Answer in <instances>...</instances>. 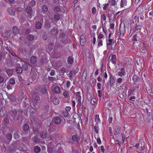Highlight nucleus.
<instances>
[{
    "mask_svg": "<svg viewBox=\"0 0 153 153\" xmlns=\"http://www.w3.org/2000/svg\"><path fill=\"white\" fill-rule=\"evenodd\" d=\"M58 33L56 27H54L51 30L50 33L52 35H56Z\"/></svg>",
    "mask_w": 153,
    "mask_h": 153,
    "instance_id": "obj_8",
    "label": "nucleus"
},
{
    "mask_svg": "<svg viewBox=\"0 0 153 153\" xmlns=\"http://www.w3.org/2000/svg\"><path fill=\"white\" fill-rule=\"evenodd\" d=\"M95 121L96 123H98L100 120L99 116L98 115H96L95 116Z\"/></svg>",
    "mask_w": 153,
    "mask_h": 153,
    "instance_id": "obj_47",
    "label": "nucleus"
},
{
    "mask_svg": "<svg viewBox=\"0 0 153 153\" xmlns=\"http://www.w3.org/2000/svg\"><path fill=\"white\" fill-rule=\"evenodd\" d=\"M16 147L13 145V143L9 148L7 151L8 153H13L16 150Z\"/></svg>",
    "mask_w": 153,
    "mask_h": 153,
    "instance_id": "obj_6",
    "label": "nucleus"
},
{
    "mask_svg": "<svg viewBox=\"0 0 153 153\" xmlns=\"http://www.w3.org/2000/svg\"><path fill=\"white\" fill-rule=\"evenodd\" d=\"M52 102L53 104L57 105L59 102V99L56 98H54L52 100Z\"/></svg>",
    "mask_w": 153,
    "mask_h": 153,
    "instance_id": "obj_18",
    "label": "nucleus"
},
{
    "mask_svg": "<svg viewBox=\"0 0 153 153\" xmlns=\"http://www.w3.org/2000/svg\"><path fill=\"white\" fill-rule=\"evenodd\" d=\"M34 151L36 153H39L41 151V149L38 146H35L34 147Z\"/></svg>",
    "mask_w": 153,
    "mask_h": 153,
    "instance_id": "obj_17",
    "label": "nucleus"
},
{
    "mask_svg": "<svg viewBox=\"0 0 153 153\" xmlns=\"http://www.w3.org/2000/svg\"><path fill=\"white\" fill-rule=\"evenodd\" d=\"M54 11L56 13L59 12L60 11L59 7L58 6L55 7L54 8Z\"/></svg>",
    "mask_w": 153,
    "mask_h": 153,
    "instance_id": "obj_50",
    "label": "nucleus"
},
{
    "mask_svg": "<svg viewBox=\"0 0 153 153\" xmlns=\"http://www.w3.org/2000/svg\"><path fill=\"white\" fill-rule=\"evenodd\" d=\"M92 13L93 14H95L96 12V9L95 7H93L91 9Z\"/></svg>",
    "mask_w": 153,
    "mask_h": 153,
    "instance_id": "obj_56",
    "label": "nucleus"
},
{
    "mask_svg": "<svg viewBox=\"0 0 153 153\" xmlns=\"http://www.w3.org/2000/svg\"><path fill=\"white\" fill-rule=\"evenodd\" d=\"M16 71L17 73L21 74L23 71V68L20 67H17L16 68Z\"/></svg>",
    "mask_w": 153,
    "mask_h": 153,
    "instance_id": "obj_21",
    "label": "nucleus"
},
{
    "mask_svg": "<svg viewBox=\"0 0 153 153\" xmlns=\"http://www.w3.org/2000/svg\"><path fill=\"white\" fill-rule=\"evenodd\" d=\"M68 38L67 37H65L62 39V42L64 43H67L68 42Z\"/></svg>",
    "mask_w": 153,
    "mask_h": 153,
    "instance_id": "obj_48",
    "label": "nucleus"
},
{
    "mask_svg": "<svg viewBox=\"0 0 153 153\" xmlns=\"http://www.w3.org/2000/svg\"><path fill=\"white\" fill-rule=\"evenodd\" d=\"M30 61L33 64H35L37 61V57L34 56H32L30 59Z\"/></svg>",
    "mask_w": 153,
    "mask_h": 153,
    "instance_id": "obj_10",
    "label": "nucleus"
},
{
    "mask_svg": "<svg viewBox=\"0 0 153 153\" xmlns=\"http://www.w3.org/2000/svg\"><path fill=\"white\" fill-rule=\"evenodd\" d=\"M113 40V39H109L108 40V42L107 43V45H110L111 44V43H112L113 44H114V42H112V41Z\"/></svg>",
    "mask_w": 153,
    "mask_h": 153,
    "instance_id": "obj_42",
    "label": "nucleus"
},
{
    "mask_svg": "<svg viewBox=\"0 0 153 153\" xmlns=\"http://www.w3.org/2000/svg\"><path fill=\"white\" fill-rule=\"evenodd\" d=\"M40 92L42 94L46 95L48 94L47 89L45 87H43L41 88Z\"/></svg>",
    "mask_w": 153,
    "mask_h": 153,
    "instance_id": "obj_9",
    "label": "nucleus"
},
{
    "mask_svg": "<svg viewBox=\"0 0 153 153\" xmlns=\"http://www.w3.org/2000/svg\"><path fill=\"white\" fill-rule=\"evenodd\" d=\"M121 127L119 126H117L115 129V131L114 134H115L117 135L119 134L120 132V130Z\"/></svg>",
    "mask_w": 153,
    "mask_h": 153,
    "instance_id": "obj_16",
    "label": "nucleus"
},
{
    "mask_svg": "<svg viewBox=\"0 0 153 153\" xmlns=\"http://www.w3.org/2000/svg\"><path fill=\"white\" fill-rule=\"evenodd\" d=\"M34 133H36L41 130L42 128L41 126L39 124H37L35 126L33 127Z\"/></svg>",
    "mask_w": 153,
    "mask_h": 153,
    "instance_id": "obj_3",
    "label": "nucleus"
},
{
    "mask_svg": "<svg viewBox=\"0 0 153 153\" xmlns=\"http://www.w3.org/2000/svg\"><path fill=\"white\" fill-rule=\"evenodd\" d=\"M27 64L25 62H24V63L22 65V68L23 69L25 70H27Z\"/></svg>",
    "mask_w": 153,
    "mask_h": 153,
    "instance_id": "obj_37",
    "label": "nucleus"
},
{
    "mask_svg": "<svg viewBox=\"0 0 153 153\" xmlns=\"http://www.w3.org/2000/svg\"><path fill=\"white\" fill-rule=\"evenodd\" d=\"M94 129L96 133L98 134L99 132V127L97 123L96 124L95 126L94 127Z\"/></svg>",
    "mask_w": 153,
    "mask_h": 153,
    "instance_id": "obj_31",
    "label": "nucleus"
},
{
    "mask_svg": "<svg viewBox=\"0 0 153 153\" xmlns=\"http://www.w3.org/2000/svg\"><path fill=\"white\" fill-rule=\"evenodd\" d=\"M54 92L57 94H59L60 92V88L58 86H55L53 89Z\"/></svg>",
    "mask_w": 153,
    "mask_h": 153,
    "instance_id": "obj_15",
    "label": "nucleus"
},
{
    "mask_svg": "<svg viewBox=\"0 0 153 153\" xmlns=\"http://www.w3.org/2000/svg\"><path fill=\"white\" fill-rule=\"evenodd\" d=\"M42 25L40 22H38L36 24V27L38 29H40L41 28Z\"/></svg>",
    "mask_w": 153,
    "mask_h": 153,
    "instance_id": "obj_26",
    "label": "nucleus"
},
{
    "mask_svg": "<svg viewBox=\"0 0 153 153\" xmlns=\"http://www.w3.org/2000/svg\"><path fill=\"white\" fill-rule=\"evenodd\" d=\"M10 118L9 117H6L4 118V120H3L4 122V125H7L9 123V118Z\"/></svg>",
    "mask_w": 153,
    "mask_h": 153,
    "instance_id": "obj_36",
    "label": "nucleus"
},
{
    "mask_svg": "<svg viewBox=\"0 0 153 153\" xmlns=\"http://www.w3.org/2000/svg\"><path fill=\"white\" fill-rule=\"evenodd\" d=\"M72 140L75 142H77L79 139V137L76 134H74L72 137Z\"/></svg>",
    "mask_w": 153,
    "mask_h": 153,
    "instance_id": "obj_27",
    "label": "nucleus"
},
{
    "mask_svg": "<svg viewBox=\"0 0 153 153\" xmlns=\"http://www.w3.org/2000/svg\"><path fill=\"white\" fill-rule=\"evenodd\" d=\"M125 74V70L123 68H122L121 69V71L119 72L118 75L121 77L122 76L124 75Z\"/></svg>",
    "mask_w": 153,
    "mask_h": 153,
    "instance_id": "obj_28",
    "label": "nucleus"
},
{
    "mask_svg": "<svg viewBox=\"0 0 153 153\" xmlns=\"http://www.w3.org/2000/svg\"><path fill=\"white\" fill-rule=\"evenodd\" d=\"M48 132L46 130L43 131L40 134L41 137L43 138H45L47 137Z\"/></svg>",
    "mask_w": 153,
    "mask_h": 153,
    "instance_id": "obj_11",
    "label": "nucleus"
},
{
    "mask_svg": "<svg viewBox=\"0 0 153 153\" xmlns=\"http://www.w3.org/2000/svg\"><path fill=\"white\" fill-rule=\"evenodd\" d=\"M63 95L64 96V97L66 98H68L69 97V94L68 92L66 91L65 90L64 91Z\"/></svg>",
    "mask_w": 153,
    "mask_h": 153,
    "instance_id": "obj_24",
    "label": "nucleus"
},
{
    "mask_svg": "<svg viewBox=\"0 0 153 153\" xmlns=\"http://www.w3.org/2000/svg\"><path fill=\"white\" fill-rule=\"evenodd\" d=\"M141 49L142 50V51H141L143 53L145 52L146 50L145 44L144 42H143V47Z\"/></svg>",
    "mask_w": 153,
    "mask_h": 153,
    "instance_id": "obj_43",
    "label": "nucleus"
},
{
    "mask_svg": "<svg viewBox=\"0 0 153 153\" xmlns=\"http://www.w3.org/2000/svg\"><path fill=\"white\" fill-rule=\"evenodd\" d=\"M13 145L20 150L25 151L27 149L26 146L19 141H15L13 143Z\"/></svg>",
    "mask_w": 153,
    "mask_h": 153,
    "instance_id": "obj_1",
    "label": "nucleus"
},
{
    "mask_svg": "<svg viewBox=\"0 0 153 153\" xmlns=\"http://www.w3.org/2000/svg\"><path fill=\"white\" fill-rule=\"evenodd\" d=\"M53 43H50L48 45L50 50H51L53 48Z\"/></svg>",
    "mask_w": 153,
    "mask_h": 153,
    "instance_id": "obj_58",
    "label": "nucleus"
},
{
    "mask_svg": "<svg viewBox=\"0 0 153 153\" xmlns=\"http://www.w3.org/2000/svg\"><path fill=\"white\" fill-rule=\"evenodd\" d=\"M134 20H135V22H139V17L137 15L135 16L134 18Z\"/></svg>",
    "mask_w": 153,
    "mask_h": 153,
    "instance_id": "obj_53",
    "label": "nucleus"
},
{
    "mask_svg": "<svg viewBox=\"0 0 153 153\" xmlns=\"http://www.w3.org/2000/svg\"><path fill=\"white\" fill-rule=\"evenodd\" d=\"M42 38L44 40H45L47 39V36L46 33H44L42 35Z\"/></svg>",
    "mask_w": 153,
    "mask_h": 153,
    "instance_id": "obj_49",
    "label": "nucleus"
},
{
    "mask_svg": "<svg viewBox=\"0 0 153 153\" xmlns=\"http://www.w3.org/2000/svg\"><path fill=\"white\" fill-rule=\"evenodd\" d=\"M9 84L11 85H14L15 83V81L14 79L13 78H11L9 80Z\"/></svg>",
    "mask_w": 153,
    "mask_h": 153,
    "instance_id": "obj_32",
    "label": "nucleus"
},
{
    "mask_svg": "<svg viewBox=\"0 0 153 153\" xmlns=\"http://www.w3.org/2000/svg\"><path fill=\"white\" fill-rule=\"evenodd\" d=\"M10 32L9 31H6L5 33H3V36L5 38H7L10 36Z\"/></svg>",
    "mask_w": 153,
    "mask_h": 153,
    "instance_id": "obj_20",
    "label": "nucleus"
},
{
    "mask_svg": "<svg viewBox=\"0 0 153 153\" xmlns=\"http://www.w3.org/2000/svg\"><path fill=\"white\" fill-rule=\"evenodd\" d=\"M13 33L14 35H16L18 32V28L15 27H13Z\"/></svg>",
    "mask_w": 153,
    "mask_h": 153,
    "instance_id": "obj_38",
    "label": "nucleus"
},
{
    "mask_svg": "<svg viewBox=\"0 0 153 153\" xmlns=\"http://www.w3.org/2000/svg\"><path fill=\"white\" fill-rule=\"evenodd\" d=\"M70 85V82L69 81H67L66 82V85L67 88H69Z\"/></svg>",
    "mask_w": 153,
    "mask_h": 153,
    "instance_id": "obj_59",
    "label": "nucleus"
},
{
    "mask_svg": "<svg viewBox=\"0 0 153 153\" xmlns=\"http://www.w3.org/2000/svg\"><path fill=\"white\" fill-rule=\"evenodd\" d=\"M6 111H3L2 109H1L0 110V116L1 117H3Z\"/></svg>",
    "mask_w": 153,
    "mask_h": 153,
    "instance_id": "obj_46",
    "label": "nucleus"
},
{
    "mask_svg": "<svg viewBox=\"0 0 153 153\" xmlns=\"http://www.w3.org/2000/svg\"><path fill=\"white\" fill-rule=\"evenodd\" d=\"M76 99L77 100V101L78 102V104L80 105H81V98L80 97H79L78 98H76Z\"/></svg>",
    "mask_w": 153,
    "mask_h": 153,
    "instance_id": "obj_54",
    "label": "nucleus"
},
{
    "mask_svg": "<svg viewBox=\"0 0 153 153\" xmlns=\"http://www.w3.org/2000/svg\"><path fill=\"white\" fill-rule=\"evenodd\" d=\"M120 35L121 34L122 36H123L124 34L125 33V27L123 28H120Z\"/></svg>",
    "mask_w": 153,
    "mask_h": 153,
    "instance_id": "obj_39",
    "label": "nucleus"
},
{
    "mask_svg": "<svg viewBox=\"0 0 153 153\" xmlns=\"http://www.w3.org/2000/svg\"><path fill=\"white\" fill-rule=\"evenodd\" d=\"M12 137V134L10 133H8L6 136V138L8 140V142H9L11 140Z\"/></svg>",
    "mask_w": 153,
    "mask_h": 153,
    "instance_id": "obj_23",
    "label": "nucleus"
},
{
    "mask_svg": "<svg viewBox=\"0 0 153 153\" xmlns=\"http://www.w3.org/2000/svg\"><path fill=\"white\" fill-rule=\"evenodd\" d=\"M138 77L136 75H134L132 79L134 80V82H136L137 80Z\"/></svg>",
    "mask_w": 153,
    "mask_h": 153,
    "instance_id": "obj_55",
    "label": "nucleus"
},
{
    "mask_svg": "<svg viewBox=\"0 0 153 153\" xmlns=\"http://www.w3.org/2000/svg\"><path fill=\"white\" fill-rule=\"evenodd\" d=\"M7 10L9 14L11 15L14 16L15 15V11L14 10L9 8Z\"/></svg>",
    "mask_w": 153,
    "mask_h": 153,
    "instance_id": "obj_14",
    "label": "nucleus"
},
{
    "mask_svg": "<svg viewBox=\"0 0 153 153\" xmlns=\"http://www.w3.org/2000/svg\"><path fill=\"white\" fill-rule=\"evenodd\" d=\"M96 102V99L95 98H92L91 100V103L93 105Z\"/></svg>",
    "mask_w": 153,
    "mask_h": 153,
    "instance_id": "obj_45",
    "label": "nucleus"
},
{
    "mask_svg": "<svg viewBox=\"0 0 153 153\" xmlns=\"http://www.w3.org/2000/svg\"><path fill=\"white\" fill-rule=\"evenodd\" d=\"M34 100L36 102H39L41 100L40 97L38 95L34 96Z\"/></svg>",
    "mask_w": 153,
    "mask_h": 153,
    "instance_id": "obj_35",
    "label": "nucleus"
},
{
    "mask_svg": "<svg viewBox=\"0 0 153 153\" xmlns=\"http://www.w3.org/2000/svg\"><path fill=\"white\" fill-rule=\"evenodd\" d=\"M104 35L100 33H99L98 36V39H100L101 38H102L103 37Z\"/></svg>",
    "mask_w": 153,
    "mask_h": 153,
    "instance_id": "obj_61",
    "label": "nucleus"
},
{
    "mask_svg": "<svg viewBox=\"0 0 153 153\" xmlns=\"http://www.w3.org/2000/svg\"><path fill=\"white\" fill-rule=\"evenodd\" d=\"M12 85L8 84L7 85L6 87L8 89L10 90L12 89Z\"/></svg>",
    "mask_w": 153,
    "mask_h": 153,
    "instance_id": "obj_63",
    "label": "nucleus"
},
{
    "mask_svg": "<svg viewBox=\"0 0 153 153\" xmlns=\"http://www.w3.org/2000/svg\"><path fill=\"white\" fill-rule=\"evenodd\" d=\"M7 73L9 76H11L13 73V70L12 69H9L7 71Z\"/></svg>",
    "mask_w": 153,
    "mask_h": 153,
    "instance_id": "obj_41",
    "label": "nucleus"
},
{
    "mask_svg": "<svg viewBox=\"0 0 153 153\" xmlns=\"http://www.w3.org/2000/svg\"><path fill=\"white\" fill-rule=\"evenodd\" d=\"M126 0H121L120 3V6L121 7H123L124 6L126 5Z\"/></svg>",
    "mask_w": 153,
    "mask_h": 153,
    "instance_id": "obj_33",
    "label": "nucleus"
},
{
    "mask_svg": "<svg viewBox=\"0 0 153 153\" xmlns=\"http://www.w3.org/2000/svg\"><path fill=\"white\" fill-rule=\"evenodd\" d=\"M108 59L110 61H111L112 63L114 64L116 63L117 60L116 58V56L114 55H111L109 57Z\"/></svg>",
    "mask_w": 153,
    "mask_h": 153,
    "instance_id": "obj_5",
    "label": "nucleus"
},
{
    "mask_svg": "<svg viewBox=\"0 0 153 153\" xmlns=\"http://www.w3.org/2000/svg\"><path fill=\"white\" fill-rule=\"evenodd\" d=\"M109 82L110 86H113L115 84V80L114 77L111 74L109 79Z\"/></svg>",
    "mask_w": 153,
    "mask_h": 153,
    "instance_id": "obj_7",
    "label": "nucleus"
},
{
    "mask_svg": "<svg viewBox=\"0 0 153 153\" xmlns=\"http://www.w3.org/2000/svg\"><path fill=\"white\" fill-rule=\"evenodd\" d=\"M87 75V71L85 69H84L82 76V80H85L86 78Z\"/></svg>",
    "mask_w": 153,
    "mask_h": 153,
    "instance_id": "obj_13",
    "label": "nucleus"
},
{
    "mask_svg": "<svg viewBox=\"0 0 153 153\" xmlns=\"http://www.w3.org/2000/svg\"><path fill=\"white\" fill-rule=\"evenodd\" d=\"M116 4V1L115 0H112L111 1V5L112 6H114Z\"/></svg>",
    "mask_w": 153,
    "mask_h": 153,
    "instance_id": "obj_60",
    "label": "nucleus"
},
{
    "mask_svg": "<svg viewBox=\"0 0 153 153\" xmlns=\"http://www.w3.org/2000/svg\"><path fill=\"white\" fill-rule=\"evenodd\" d=\"M29 126L27 124H24L22 128L23 130L24 131H27L29 129Z\"/></svg>",
    "mask_w": 153,
    "mask_h": 153,
    "instance_id": "obj_30",
    "label": "nucleus"
},
{
    "mask_svg": "<svg viewBox=\"0 0 153 153\" xmlns=\"http://www.w3.org/2000/svg\"><path fill=\"white\" fill-rule=\"evenodd\" d=\"M9 53H10V54H11V55L12 56H16V54L14 52H13L12 50L11 51H10V52Z\"/></svg>",
    "mask_w": 153,
    "mask_h": 153,
    "instance_id": "obj_62",
    "label": "nucleus"
},
{
    "mask_svg": "<svg viewBox=\"0 0 153 153\" xmlns=\"http://www.w3.org/2000/svg\"><path fill=\"white\" fill-rule=\"evenodd\" d=\"M79 69L78 68H76V69L71 71L68 74V75L69 78L71 79V78L73 76H74L76 75V74L78 72Z\"/></svg>",
    "mask_w": 153,
    "mask_h": 153,
    "instance_id": "obj_2",
    "label": "nucleus"
},
{
    "mask_svg": "<svg viewBox=\"0 0 153 153\" xmlns=\"http://www.w3.org/2000/svg\"><path fill=\"white\" fill-rule=\"evenodd\" d=\"M48 10V7L47 5H45L42 6V11L43 13L47 12Z\"/></svg>",
    "mask_w": 153,
    "mask_h": 153,
    "instance_id": "obj_22",
    "label": "nucleus"
},
{
    "mask_svg": "<svg viewBox=\"0 0 153 153\" xmlns=\"http://www.w3.org/2000/svg\"><path fill=\"white\" fill-rule=\"evenodd\" d=\"M32 8L30 6H28L25 9V11L27 13H30L32 11Z\"/></svg>",
    "mask_w": 153,
    "mask_h": 153,
    "instance_id": "obj_29",
    "label": "nucleus"
},
{
    "mask_svg": "<svg viewBox=\"0 0 153 153\" xmlns=\"http://www.w3.org/2000/svg\"><path fill=\"white\" fill-rule=\"evenodd\" d=\"M97 41H98V46L99 47L101 46L102 45V41L101 39H98Z\"/></svg>",
    "mask_w": 153,
    "mask_h": 153,
    "instance_id": "obj_44",
    "label": "nucleus"
},
{
    "mask_svg": "<svg viewBox=\"0 0 153 153\" xmlns=\"http://www.w3.org/2000/svg\"><path fill=\"white\" fill-rule=\"evenodd\" d=\"M48 79L51 81H55L56 80V79L55 77L49 76Z\"/></svg>",
    "mask_w": 153,
    "mask_h": 153,
    "instance_id": "obj_64",
    "label": "nucleus"
},
{
    "mask_svg": "<svg viewBox=\"0 0 153 153\" xmlns=\"http://www.w3.org/2000/svg\"><path fill=\"white\" fill-rule=\"evenodd\" d=\"M74 61V59L72 56H69L67 59V62L69 64H71Z\"/></svg>",
    "mask_w": 153,
    "mask_h": 153,
    "instance_id": "obj_19",
    "label": "nucleus"
},
{
    "mask_svg": "<svg viewBox=\"0 0 153 153\" xmlns=\"http://www.w3.org/2000/svg\"><path fill=\"white\" fill-rule=\"evenodd\" d=\"M91 96L90 94L87 93V98L88 100L90 101L91 99Z\"/></svg>",
    "mask_w": 153,
    "mask_h": 153,
    "instance_id": "obj_52",
    "label": "nucleus"
},
{
    "mask_svg": "<svg viewBox=\"0 0 153 153\" xmlns=\"http://www.w3.org/2000/svg\"><path fill=\"white\" fill-rule=\"evenodd\" d=\"M53 121L54 123L56 124H60L62 121V119L59 117H54L53 119Z\"/></svg>",
    "mask_w": 153,
    "mask_h": 153,
    "instance_id": "obj_4",
    "label": "nucleus"
},
{
    "mask_svg": "<svg viewBox=\"0 0 153 153\" xmlns=\"http://www.w3.org/2000/svg\"><path fill=\"white\" fill-rule=\"evenodd\" d=\"M101 18L104 21H105L106 20V17L104 13H102V14L101 16Z\"/></svg>",
    "mask_w": 153,
    "mask_h": 153,
    "instance_id": "obj_51",
    "label": "nucleus"
},
{
    "mask_svg": "<svg viewBox=\"0 0 153 153\" xmlns=\"http://www.w3.org/2000/svg\"><path fill=\"white\" fill-rule=\"evenodd\" d=\"M67 69L65 67H62L61 69V72L64 73L66 72Z\"/></svg>",
    "mask_w": 153,
    "mask_h": 153,
    "instance_id": "obj_57",
    "label": "nucleus"
},
{
    "mask_svg": "<svg viewBox=\"0 0 153 153\" xmlns=\"http://www.w3.org/2000/svg\"><path fill=\"white\" fill-rule=\"evenodd\" d=\"M142 26L140 25H136L135 27L134 28V32H137V30H140L141 29Z\"/></svg>",
    "mask_w": 153,
    "mask_h": 153,
    "instance_id": "obj_34",
    "label": "nucleus"
},
{
    "mask_svg": "<svg viewBox=\"0 0 153 153\" xmlns=\"http://www.w3.org/2000/svg\"><path fill=\"white\" fill-rule=\"evenodd\" d=\"M33 36L32 34H30L27 36V38L28 40L30 41H32L33 39Z\"/></svg>",
    "mask_w": 153,
    "mask_h": 153,
    "instance_id": "obj_40",
    "label": "nucleus"
},
{
    "mask_svg": "<svg viewBox=\"0 0 153 153\" xmlns=\"http://www.w3.org/2000/svg\"><path fill=\"white\" fill-rule=\"evenodd\" d=\"M84 37V35H81L80 39V44L82 46H83L85 45V39L82 38V37Z\"/></svg>",
    "mask_w": 153,
    "mask_h": 153,
    "instance_id": "obj_12",
    "label": "nucleus"
},
{
    "mask_svg": "<svg viewBox=\"0 0 153 153\" xmlns=\"http://www.w3.org/2000/svg\"><path fill=\"white\" fill-rule=\"evenodd\" d=\"M61 17V15L58 13L56 14L54 16V19L56 21H58L59 20Z\"/></svg>",
    "mask_w": 153,
    "mask_h": 153,
    "instance_id": "obj_25",
    "label": "nucleus"
}]
</instances>
